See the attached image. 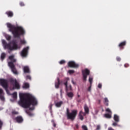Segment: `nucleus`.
<instances>
[{
	"mask_svg": "<svg viewBox=\"0 0 130 130\" xmlns=\"http://www.w3.org/2000/svg\"><path fill=\"white\" fill-rule=\"evenodd\" d=\"M20 100L18 102V104L23 108H29V110H34V106L37 105V100L30 94L27 93L24 95V94H19ZM31 105L32 107L30 108Z\"/></svg>",
	"mask_w": 130,
	"mask_h": 130,
	"instance_id": "1",
	"label": "nucleus"
},
{
	"mask_svg": "<svg viewBox=\"0 0 130 130\" xmlns=\"http://www.w3.org/2000/svg\"><path fill=\"white\" fill-rule=\"evenodd\" d=\"M9 32H11L14 38H20L21 36L25 35V30L21 26H16L11 23H7Z\"/></svg>",
	"mask_w": 130,
	"mask_h": 130,
	"instance_id": "2",
	"label": "nucleus"
},
{
	"mask_svg": "<svg viewBox=\"0 0 130 130\" xmlns=\"http://www.w3.org/2000/svg\"><path fill=\"white\" fill-rule=\"evenodd\" d=\"M2 43L5 48L8 49L9 53H11L13 50H17L21 48V47L18 46V44L16 43V41L15 40L12 41L8 44L5 40H3Z\"/></svg>",
	"mask_w": 130,
	"mask_h": 130,
	"instance_id": "3",
	"label": "nucleus"
},
{
	"mask_svg": "<svg viewBox=\"0 0 130 130\" xmlns=\"http://www.w3.org/2000/svg\"><path fill=\"white\" fill-rule=\"evenodd\" d=\"M14 57H15V56L13 55L9 56V59L11 60V61L8 62V67L10 68L11 72H12L14 75H18L19 73L16 68V66H15V64H14V62H16L17 60L14 59Z\"/></svg>",
	"mask_w": 130,
	"mask_h": 130,
	"instance_id": "4",
	"label": "nucleus"
},
{
	"mask_svg": "<svg viewBox=\"0 0 130 130\" xmlns=\"http://www.w3.org/2000/svg\"><path fill=\"white\" fill-rule=\"evenodd\" d=\"M77 114H78V111L77 110H73L70 112L69 108L67 109L66 115L67 119H69L71 121H74L76 119Z\"/></svg>",
	"mask_w": 130,
	"mask_h": 130,
	"instance_id": "5",
	"label": "nucleus"
},
{
	"mask_svg": "<svg viewBox=\"0 0 130 130\" xmlns=\"http://www.w3.org/2000/svg\"><path fill=\"white\" fill-rule=\"evenodd\" d=\"M0 84L2 86V87H3V88H4V89L6 90L7 93H9V89H8V88H9L8 80L5 79H1Z\"/></svg>",
	"mask_w": 130,
	"mask_h": 130,
	"instance_id": "6",
	"label": "nucleus"
},
{
	"mask_svg": "<svg viewBox=\"0 0 130 130\" xmlns=\"http://www.w3.org/2000/svg\"><path fill=\"white\" fill-rule=\"evenodd\" d=\"M9 82L11 84L13 85V87L15 89H20V84H19V83H18L17 79L14 78H10L9 79Z\"/></svg>",
	"mask_w": 130,
	"mask_h": 130,
	"instance_id": "7",
	"label": "nucleus"
},
{
	"mask_svg": "<svg viewBox=\"0 0 130 130\" xmlns=\"http://www.w3.org/2000/svg\"><path fill=\"white\" fill-rule=\"evenodd\" d=\"M82 76H83V80L84 82L87 81V77L90 75V70L88 69H85L82 71Z\"/></svg>",
	"mask_w": 130,
	"mask_h": 130,
	"instance_id": "8",
	"label": "nucleus"
},
{
	"mask_svg": "<svg viewBox=\"0 0 130 130\" xmlns=\"http://www.w3.org/2000/svg\"><path fill=\"white\" fill-rule=\"evenodd\" d=\"M29 51V47H25L22 50L20 54L22 57H26L28 55V52Z\"/></svg>",
	"mask_w": 130,
	"mask_h": 130,
	"instance_id": "9",
	"label": "nucleus"
},
{
	"mask_svg": "<svg viewBox=\"0 0 130 130\" xmlns=\"http://www.w3.org/2000/svg\"><path fill=\"white\" fill-rule=\"evenodd\" d=\"M68 65L69 68H74L75 69H77L79 67V64L76 63L74 61H69Z\"/></svg>",
	"mask_w": 130,
	"mask_h": 130,
	"instance_id": "10",
	"label": "nucleus"
},
{
	"mask_svg": "<svg viewBox=\"0 0 130 130\" xmlns=\"http://www.w3.org/2000/svg\"><path fill=\"white\" fill-rule=\"evenodd\" d=\"M70 80L69 78L66 79V82L64 83V85L65 86V89L66 90V92L68 91H73V87H72L71 85H70L69 86H68V81Z\"/></svg>",
	"mask_w": 130,
	"mask_h": 130,
	"instance_id": "11",
	"label": "nucleus"
},
{
	"mask_svg": "<svg viewBox=\"0 0 130 130\" xmlns=\"http://www.w3.org/2000/svg\"><path fill=\"white\" fill-rule=\"evenodd\" d=\"M15 120H16V122L18 123H22L23 121H24V118L22 116H18L15 118Z\"/></svg>",
	"mask_w": 130,
	"mask_h": 130,
	"instance_id": "12",
	"label": "nucleus"
},
{
	"mask_svg": "<svg viewBox=\"0 0 130 130\" xmlns=\"http://www.w3.org/2000/svg\"><path fill=\"white\" fill-rule=\"evenodd\" d=\"M0 99L2 101H5V93L3 89L0 88Z\"/></svg>",
	"mask_w": 130,
	"mask_h": 130,
	"instance_id": "13",
	"label": "nucleus"
},
{
	"mask_svg": "<svg viewBox=\"0 0 130 130\" xmlns=\"http://www.w3.org/2000/svg\"><path fill=\"white\" fill-rule=\"evenodd\" d=\"M125 45H126V41H124L120 43L118 47H119L120 49H123Z\"/></svg>",
	"mask_w": 130,
	"mask_h": 130,
	"instance_id": "14",
	"label": "nucleus"
},
{
	"mask_svg": "<svg viewBox=\"0 0 130 130\" xmlns=\"http://www.w3.org/2000/svg\"><path fill=\"white\" fill-rule=\"evenodd\" d=\"M23 72L24 74H29L30 73V69L28 66H24L23 67Z\"/></svg>",
	"mask_w": 130,
	"mask_h": 130,
	"instance_id": "15",
	"label": "nucleus"
},
{
	"mask_svg": "<svg viewBox=\"0 0 130 130\" xmlns=\"http://www.w3.org/2000/svg\"><path fill=\"white\" fill-rule=\"evenodd\" d=\"M62 104H63V101H60L56 103L55 102V105L56 107H58V108L61 107Z\"/></svg>",
	"mask_w": 130,
	"mask_h": 130,
	"instance_id": "16",
	"label": "nucleus"
},
{
	"mask_svg": "<svg viewBox=\"0 0 130 130\" xmlns=\"http://www.w3.org/2000/svg\"><path fill=\"white\" fill-rule=\"evenodd\" d=\"M6 14L7 15V16L10 18H12V17L14 16V13H13L12 11H7L6 12Z\"/></svg>",
	"mask_w": 130,
	"mask_h": 130,
	"instance_id": "17",
	"label": "nucleus"
},
{
	"mask_svg": "<svg viewBox=\"0 0 130 130\" xmlns=\"http://www.w3.org/2000/svg\"><path fill=\"white\" fill-rule=\"evenodd\" d=\"M60 85V81L59 80V78H57V82L55 83V87L56 89H58L59 88V85Z\"/></svg>",
	"mask_w": 130,
	"mask_h": 130,
	"instance_id": "18",
	"label": "nucleus"
},
{
	"mask_svg": "<svg viewBox=\"0 0 130 130\" xmlns=\"http://www.w3.org/2000/svg\"><path fill=\"white\" fill-rule=\"evenodd\" d=\"M113 119L116 122H119V116L116 114H115L114 115Z\"/></svg>",
	"mask_w": 130,
	"mask_h": 130,
	"instance_id": "19",
	"label": "nucleus"
},
{
	"mask_svg": "<svg viewBox=\"0 0 130 130\" xmlns=\"http://www.w3.org/2000/svg\"><path fill=\"white\" fill-rule=\"evenodd\" d=\"M84 109L85 113H86V114H89V107L87 106V105H84Z\"/></svg>",
	"mask_w": 130,
	"mask_h": 130,
	"instance_id": "20",
	"label": "nucleus"
},
{
	"mask_svg": "<svg viewBox=\"0 0 130 130\" xmlns=\"http://www.w3.org/2000/svg\"><path fill=\"white\" fill-rule=\"evenodd\" d=\"M109 102V101L108 100V99L107 98H105L104 99V104L106 106H108L109 105V104H108Z\"/></svg>",
	"mask_w": 130,
	"mask_h": 130,
	"instance_id": "21",
	"label": "nucleus"
},
{
	"mask_svg": "<svg viewBox=\"0 0 130 130\" xmlns=\"http://www.w3.org/2000/svg\"><path fill=\"white\" fill-rule=\"evenodd\" d=\"M82 113H83V111H81L79 114V117L80 120H84V116H83V115H82Z\"/></svg>",
	"mask_w": 130,
	"mask_h": 130,
	"instance_id": "22",
	"label": "nucleus"
},
{
	"mask_svg": "<svg viewBox=\"0 0 130 130\" xmlns=\"http://www.w3.org/2000/svg\"><path fill=\"white\" fill-rule=\"evenodd\" d=\"M67 95L69 98L72 99L74 97V93L72 92H67Z\"/></svg>",
	"mask_w": 130,
	"mask_h": 130,
	"instance_id": "23",
	"label": "nucleus"
},
{
	"mask_svg": "<svg viewBox=\"0 0 130 130\" xmlns=\"http://www.w3.org/2000/svg\"><path fill=\"white\" fill-rule=\"evenodd\" d=\"M30 85H29V83H25L23 86V89H28Z\"/></svg>",
	"mask_w": 130,
	"mask_h": 130,
	"instance_id": "24",
	"label": "nucleus"
},
{
	"mask_svg": "<svg viewBox=\"0 0 130 130\" xmlns=\"http://www.w3.org/2000/svg\"><path fill=\"white\" fill-rule=\"evenodd\" d=\"M5 58H6V53L3 52L1 54V58L2 60H4Z\"/></svg>",
	"mask_w": 130,
	"mask_h": 130,
	"instance_id": "25",
	"label": "nucleus"
},
{
	"mask_svg": "<svg viewBox=\"0 0 130 130\" xmlns=\"http://www.w3.org/2000/svg\"><path fill=\"white\" fill-rule=\"evenodd\" d=\"M111 114H112L107 113L104 115V116L106 118H111L112 117Z\"/></svg>",
	"mask_w": 130,
	"mask_h": 130,
	"instance_id": "26",
	"label": "nucleus"
},
{
	"mask_svg": "<svg viewBox=\"0 0 130 130\" xmlns=\"http://www.w3.org/2000/svg\"><path fill=\"white\" fill-rule=\"evenodd\" d=\"M12 115H18L19 112H17L16 110H13L11 112Z\"/></svg>",
	"mask_w": 130,
	"mask_h": 130,
	"instance_id": "27",
	"label": "nucleus"
},
{
	"mask_svg": "<svg viewBox=\"0 0 130 130\" xmlns=\"http://www.w3.org/2000/svg\"><path fill=\"white\" fill-rule=\"evenodd\" d=\"M26 113H27V114H28V115H29V116H33V114L31 113V112H30V111L29 110H26L25 111Z\"/></svg>",
	"mask_w": 130,
	"mask_h": 130,
	"instance_id": "28",
	"label": "nucleus"
},
{
	"mask_svg": "<svg viewBox=\"0 0 130 130\" xmlns=\"http://www.w3.org/2000/svg\"><path fill=\"white\" fill-rule=\"evenodd\" d=\"M12 96H13V98H14V99H17V94L16 92H14L12 94Z\"/></svg>",
	"mask_w": 130,
	"mask_h": 130,
	"instance_id": "29",
	"label": "nucleus"
},
{
	"mask_svg": "<svg viewBox=\"0 0 130 130\" xmlns=\"http://www.w3.org/2000/svg\"><path fill=\"white\" fill-rule=\"evenodd\" d=\"M118 122H116V121L112 123V126H120V125H118V124H117Z\"/></svg>",
	"mask_w": 130,
	"mask_h": 130,
	"instance_id": "30",
	"label": "nucleus"
},
{
	"mask_svg": "<svg viewBox=\"0 0 130 130\" xmlns=\"http://www.w3.org/2000/svg\"><path fill=\"white\" fill-rule=\"evenodd\" d=\"M88 81H89L90 85H92V83L93 82V77H89Z\"/></svg>",
	"mask_w": 130,
	"mask_h": 130,
	"instance_id": "31",
	"label": "nucleus"
},
{
	"mask_svg": "<svg viewBox=\"0 0 130 130\" xmlns=\"http://www.w3.org/2000/svg\"><path fill=\"white\" fill-rule=\"evenodd\" d=\"M106 112H108L110 114H112V112H111V110H110L109 108L106 109Z\"/></svg>",
	"mask_w": 130,
	"mask_h": 130,
	"instance_id": "32",
	"label": "nucleus"
},
{
	"mask_svg": "<svg viewBox=\"0 0 130 130\" xmlns=\"http://www.w3.org/2000/svg\"><path fill=\"white\" fill-rule=\"evenodd\" d=\"M11 38H12V37L10 35H7L6 36L7 40H8V41H10V40H11Z\"/></svg>",
	"mask_w": 130,
	"mask_h": 130,
	"instance_id": "33",
	"label": "nucleus"
},
{
	"mask_svg": "<svg viewBox=\"0 0 130 130\" xmlns=\"http://www.w3.org/2000/svg\"><path fill=\"white\" fill-rule=\"evenodd\" d=\"M59 63L60 64H63L64 63H66V61L64 60H62L59 61Z\"/></svg>",
	"mask_w": 130,
	"mask_h": 130,
	"instance_id": "34",
	"label": "nucleus"
},
{
	"mask_svg": "<svg viewBox=\"0 0 130 130\" xmlns=\"http://www.w3.org/2000/svg\"><path fill=\"white\" fill-rule=\"evenodd\" d=\"M20 43L21 44H26V41L24 40H20Z\"/></svg>",
	"mask_w": 130,
	"mask_h": 130,
	"instance_id": "35",
	"label": "nucleus"
},
{
	"mask_svg": "<svg viewBox=\"0 0 130 130\" xmlns=\"http://www.w3.org/2000/svg\"><path fill=\"white\" fill-rule=\"evenodd\" d=\"M82 127L83 130H88V128L86 125H82Z\"/></svg>",
	"mask_w": 130,
	"mask_h": 130,
	"instance_id": "36",
	"label": "nucleus"
},
{
	"mask_svg": "<svg viewBox=\"0 0 130 130\" xmlns=\"http://www.w3.org/2000/svg\"><path fill=\"white\" fill-rule=\"evenodd\" d=\"M68 73L70 74H74L75 73V71H74V70H69Z\"/></svg>",
	"mask_w": 130,
	"mask_h": 130,
	"instance_id": "37",
	"label": "nucleus"
},
{
	"mask_svg": "<svg viewBox=\"0 0 130 130\" xmlns=\"http://www.w3.org/2000/svg\"><path fill=\"white\" fill-rule=\"evenodd\" d=\"M3 124H4L3 121L0 120V129L2 128V127H3Z\"/></svg>",
	"mask_w": 130,
	"mask_h": 130,
	"instance_id": "38",
	"label": "nucleus"
},
{
	"mask_svg": "<svg viewBox=\"0 0 130 130\" xmlns=\"http://www.w3.org/2000/svg\"><path fill=\"white\" fill-rule=\"evenodd\" d=\"M116 60L117 61H120V60H121V58H120V57H117Z\"/></svg>",
	"mask_w": 130,
	"mask_h": 130,
	"instance_id": "39",
	"label": "nucleus"
},
{
	"mask_svg": "<svg viewBox=\"0 0 130 130\" xmlns=\"http://www.w3.org/2000/svg\"><path fill=\"white\" fill-rule=\"evenodd\" d=\"M19 5L21 7H24V6H25V4H24V3L23 2H20L19 3Z\"/></svg>",
	"mask_w": 130,
	"mask_h": 130,
	"instance_id": "40",
	"label": "nucleus"
},
{
	"mask_svg": "<svg viewBox=\"0 0 130 130\" xmlns=\"http://www.w3.org/2000/svg\"><path fill=\"white\" fill-rule=\"evenodd\" d=\"M98 88H99V89H101V88H102V84L101 83L99 84Z\"/></svg>",
	"mask_w": 130,
	"mask_h": 130,
	"instance_id": "41",
	"label": "nucleus"
},
{
	"mask_svg": "<svg viewBox=\"0 0 130 130\" xmlns=\"http://www.w3.org/2000/svg\"><path fill=\"white\" fill-rule=\"evenodd\" d=\"M100 125H98L97 126H96V130H100Z\"/></svg>",
	"mask_w": 130,
	"mask_h": 130,
	"instance_id": "42",
	"label": "nucleus"
},
{
	"mask_svg": "<svg viewBox=\"0 0 130 130\" xmlns=\"http://www.w3.org/2000/svg\"><path fill=\"white\" fill-rule=\"evenodd\" d=\"M26 79L28 80H31V76L29 75L26 76Z\"/></svg>",
	"mask_w": 130,
	"mask_h": 130,
	"instance_id": "43",
	"label": "nucleus"
},
{
	"mask_svg": "<svg viewBox=\"0 0 130 130\" xmlns=\"http://www.w3.org/2000/svg\"><path fill=\"white\" fill-rule=\"evenodd\" d=\"M129 67V64H127V63H125L124 64V67L125 68H128Z\"/></svg>",
	"mask_w": 130,
	"mask_h": 130,
	"instance_id": "44",
	"label": "nucleus"
},
{
	"mask_svg": "<svg viewBox=\"0 0 130 130\" xmlns=\"http://www.w3.org/2000/svg\"><path fill=\"white\" fill-rule=\"evenodd\" d=\"M81 114L82 116L83 115V116H86V114H87V113H86V112H82V113H81Z\"/></svg>",
	"mask_w": 130,
	"mask_h": 130,
	"instance_id": "45",
	"label": "nucleus"
},
{
	"mask_svg": "<svg viewBox=\"0 0 130 130\" xmlns=\"http://www.w3.org/2000/svg\"><path fill=\"white\" fill-rule=\"evenodd\" d=\"M53 125L54 127H56V124L55 123V122H54V121H53Z\"/></svg>",
	"mask_w": 130,
	"mask_h": 130,
	"instance_id": "46",
	"label": "nucleus"
},
{
	"mask_svg": "<svg viewBox=\"0 0 130 130\" xmlns=\"http://www.w3.org/2000/svg\"><path fill=\"white\" fill-rule=\"evenodd\" d=\"M72 83L73 84V85L76 84V83H75V82H74V79L72 80Z\"/></svg>",
	"mask_w": 130,
	"mask_h": 130,
	"instance_id": "47",
	"label": "nucleus"
},
{
	"mask_svg": "<svg viewBox=\"0 0 130 130\" xmlns=\"http://www.w3.org/2000/svg\"><path fill=\"white\" fill-rule=\"evenodd\" d=\"M77 102L80 103V102H81V99H77Z\"/></svg>",
	"mask_w": 130,
	"mask_h": 130,
	"instance_id": "48",
	"label": "nucleus"
},
{
	"mask_svg": "<svg viewBox=\"0 0 130 130\" xmlns=\"http://www.w3.org/2000/svg\"><path fill=\"white\" fill-rule=\"evenodd\" d=\"M91 86H92V85H90V86L88 87V91H91Z\"/></svg>",
	"mask_w": 130,
	"mask_h": 130,
	"instance_id": "49",
	"label": "nucleus"
},
{
	"mask_svg": "<svg viewBox=\"0 0 130 130\" xmlns=\"http://www.w3.org/2000/svg\"><path fill=\"white\" fill-rule=\"evenodd\" d=\"M98 104H100V103H101V100H98Z\"/></svg>",
	"mask_w": 130,
	"mask_h": 130,
	"instance_id": "50",
	"label": "nucleus"
},
{
	"mask_svg": "<svg viewBox=\"0 0 130 130\" xmlns=\"http://www.w3.org/2000/svg\"><path fill=\"white\" fill-rule=\"evenodd\" d=\"M75 126H76V128H79V125H78V124H76V125H75Z\"/></svg>",
	"mask_w": 130,
	"mask_h": 130,
	"instance_id": "51",
	"label": "nucleus"
},
{
	"mask_svg": "<svg viewBox=\"0 0 130 130\" xmlns=\"http://www.w3.org/2000/svg\"><path fill=\"white\" fill-rule=\"evenodd\" d=\"M108 130H114L113 128H112V127H109L108 128Z\"/></svg>",
	"mask_w": 130,
	"mask_h": 130,
	"instance_id": "52",
	"label": "nucleus"
},
{
	"mask_svg": "<svg viewBox=\"0 0 130 130\" xmlns=\"http://www.w3.org/2000/svg\"><path fill=\"white\" fill-rule=\"evenodd\" d=\"M52 104L50 105V109H52Z\"/></svg>",
	"mask_w": 130,
	"mask_h": 130,
	"instance_id": "53",
	"label": "nucleus"
},
{
	"mask_svg": "<svg viewBox=\"0 0 130 130\" xmlns=\"http://www.w3.org/2000/svg\"><path fill=\"white\" fill-rule=\"evenodd\" d=\"M95 112H96V113H98V112H99V111L96 110L95 111Z\"/></svg>",
	"mask_w": 130,
	"mask_h": 130,
	"instance_id": "54",
	"label": "nucleus"
},
{
	"mask_svg": "<svg viewBox=\"0 0 130 130\" xmlns=\"http://www.w3.org/2000/svg\"><path fill=\"white\" fill-rule=\"evenodd\" d=\"M77 96H78V98H79V97H80V95L79 94H78Z\"/></svg>",
	"mask_w": 130,
	"mask_h": 130,
	"instance_id": "55",
	"label": "nucleus"
}]
</instances>
